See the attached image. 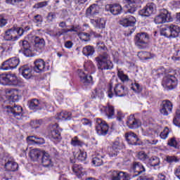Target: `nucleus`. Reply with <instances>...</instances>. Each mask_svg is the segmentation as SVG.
<instances>
[{
    "label": "nucleus",
    "instance_id": "2",
    "mask_svg": "<svg viewBox=\"0 0 180 180\" xmlns=\"http://www.w3.org/2000/svg\"><path fill=\"white\" fill-rule=\"evenodd\" d=\"M128 91L126 86L122 85V84H116L114 89L113 86H112V84H110L108 85V89L107 91L108 98H113V96H126V94H127Z\"/></svg>",
    "mask_w": 180,
    "mask_h": 180
},
{
    "label": "nucleus",
    "instance_id": "60",
    "mask_svg": "<svg viewBox=\"0 0 180 180\" xmlns=\"http://www.w3.org/2000/svg\"><path fill=\"white\" fill-rule=\"evenodd\" d=\"M131 89L135 92H140L141 91V88L140 87V84L139 83H134L131 84Z\"/></svg>",
    "mask_w": 180,
    "mask_h": 180
},
{
    "label": "nucleus",
    "instance_id": "17",
    "mask_svg": "<svg viewBox=\"0 0 180 180\" xmlns=\"http://www.w3.org/2000/svg\"><path fill=\"white\" fill-rule=\"evenodd\" d=\"M79 77L80 78V82L84 85H89V84H94L93 78L91 75L85 74L84 71L78 70Z\"/></svg>",
    "mask_w": 180,
    "mask_h": 180
},
{
    "label": "nucleus",
    "instance_id": "16",
    "mask_svg": "<svg viewBox=\"0 0 180 180\" xmlns=\"http://www.w3.org/2000/svg\"><path fill=\"white\" fill-rule=\"evenodd\" d=\"M34 50L39 53H41V51L44 50V46H46L44 39L40 38V37H34Z\"/></svg>",
    "mask_w": 180,
    "mask_h": 180
},
{
    "label": "nucleus",
    "instance_id": "41",
    "mask_svg": "<svg viewBox=\"0 0 180 180\" xmlns=\"http://www.w3.org/2000/svg\"><path fill=\"white\" fill-rule=\"evenodd\" d=\"M75 157L78 161H85L86 160V153L79 150L75 154Z\"/></svg>",
    "mask_w": 180,
    "mask_h": 180
},
{
    "label": "nucleus",
    "instance_id": "27",
    "mask_svg": "<svg viewBox=\"0 0 180 180\" xmlns=\"http://www.w3.org/2000/svg\"><path fill=\"white\" fill-rule=\"evenodd\" d=\"M44 151H41L39 149H32L30 151V157L32 161H37L39 157H41Z\"/></svg>",
    "mask_w": 180,
    "mask_h": 180
},
{
    "label": "nucleus",
    "instance_id": "28",
    "mask_svg": "<svg viewBox=\"0 0 180 180\" xmlns=\"http://www.w3.org/2000/svg\"><path fill=\"white\" fill-rule=\"evenodd\" d=\"M91 22L96 25L98 29H105L106 26V20L103 18L91 19Z\"/></svg>",
    "mask_w": 180,
    "mask_h": 180
},
{
    "label": "nucleus",
    "instance_id": "5",
    "mask_svg": "<svg viewBox=\"0 0 180 180\" xmlns=\"http://www.w3.org/2000/svg\"><path fill=\"white\" fill-rule=\"evenodd\" d=\"M154 22L156 25H161L166 23V22H172V18H171V14L168 10L163 8L160 11V15L155 18Z\"/></svg>",
    "mask_w": 180,
    "mask_h": 180
},
{
    "label": "nucleus",
    "instance_id": "58",
    "mask_svg": "<svg viewBox=\"0 0 180 180\" xmlns=\"http://www.w3.org/2000/svg\"><path fill=\"white\" fill-rule=\"evenodd\" d=\"M43 123V121L41 120H37L35 121L31 122V126L33 127V129H37L39 126H40Z\"/></svg>",
    "mask_w": 180,
    "mask_h": 180
},
{
    "label": "nucleus",
    "instance_id": "26",
    "mask_svg": "<svg viewBox=\"0 0 180 180\" xmlns=\"http://www.w3.org/2000/svg\"><path fill=\"white\" fill-rule=\"evenodd\" d=\"M131 169L135 172V174H137L138 175L143 174V172H146V168L141 163L139 162H134L131 166Z\"/></svg>",
    "mask_w": 180,
    "mask_h": 180
},
{
    "label": "nucleus",
    "instance_id": "13",
    "mask_svg": "<svg viewBox=\"0 0 180 180\" xmlns=\"http://www.w3.org/2000/svg\"><path fill=\"white\" fill-rule=\"evenodd\" d=\"M127 125L129 129H139V127L141 126V121L139 119H136L134 115H131L128 117Z\"/></svg>",
    "mask_w": 180,
    "mask_h": 180
},
{
    "label": "nucleus",
    "instance_id": "30",
    "mask_svg": "<svg viewBox=\"0 0 180 180\" xmlns=\"http://www.w3.org/2000/svg\"><path fill=\"white\" fill-rule=\"evenodd\" d=\"M27 141L29 144H44L45 143L44 139L35 136H28Z\"/></svg>",
    "mask_w": 180,
    "mask_h": 180
},
{
    "label": "nucleus",
    "instance_id": "62",
    "mask_svg": "<svg viewBox=\"0 0 180 180\" xmlns=\"http://www.w3.org/2000/svg\"><path fill=\"white\" fill-rule=\"evenodd\" d=\"M82 123L84 124V126H88V127H91V126H92V122H91L89 120L86 118L82 120Z\"/></svg>",
    "mask_w": 180,
    "mask_h": 180
},
{
    "label": "nucleus",
    "instance_id": "63",
    "mask_svg": "<svg viewBox=\"0 0 180 180\" xmlns=\"http://www.w3.org/2000/svg\"><path fill=\"white\" fill-rule=\"evenodd\" d=\"M136 180H154V179L148 176H141Z\"/></svg>",
    "mask_w": 180,
    "mask_h": 180
},
{
    "label": "nucleus",
    "instance_id": "12",
    "mask_svg": "<svg viewBox=\"0 0 180 180\" xmlns=\"http://www.w3.org/2000/svg\"><path fill=\"white\" fill-rule=\"evenodd\" d=\"M20 74L25 79H30L33 77V68L27 65H24L19 68Z\"/></svg>",
    "mask_w": 180,
    "mask_h": 180
},
{
    "label": "nucleus",
    "instance_id": "46",
    "mask_svg": "<svg viewBox=\"0 0 180 180\" xmlns=\"http://www.w3.org/2000/svg\"><path fill=\"white\" fill-rule=\"evenodd\" d=\"M117 77L122 81V82H127L129 81V76L124 75V72L120 70L117 72Z\"/></svg>",
    "mask_w": 180,
    "mask_h": 180
},
{
    "label": "nucleus",
    "instance_id": "33",
    "mask_svg": "<svg viewBox=\"0 0 180 180\" xmlns=\"http://www.w3.org/2000/svg\"><path fill=\"white\" fill-rule=\"evenodd\" d=\"M6 94L11 102H16L18 101V91H15V89L7 90Z\"/></svg>",
    "mask_w": 180,
    "mask_h": 180
},
{
    "label": "nucleus",
    "instance_id": "31",
    "mask_svg": "<svg viewBox=\"0 0 180 180\" xmlns=\"http://www.w3.org/2000/svg\"><path fill=\"white\" fill-rule=\"evenodd\" d=\"M15 29L13 27L8 30L5 32L4 39L7 41L10 40H13V39H16L18 36L15 35Z\"/></svg>",
    "mask_w": 180,
    "mask_h": 180
},
{
    "label": "nucleus",
    "instance_id": "7",
    "mask_svg": "<svg viewBox=\"0 0 180 180\" xmlns=\"http://www.w3.org/2000/svg\"><path fill=\"white\" fill-rule=\"evenodd\" d=\"M19 58L14 57L8 59V60L4 62L1 66V70L4 71H8V70H13L19 65Z\"/></svg>",
    "mask_w": 180,
    "mask_h": 180
},
{
    "label": "nucleus",
    "instance_id": "59",
    "mask_svg": "<svg viewBox=\"0 0 180 180\" xmlns=\"http://www.w3.org/2000/svg\"><path fill=\"white\" fill-rule=\"evenodd\" d=\"M49 34L51 37H55L56 39H60V37L62 36L61 31H50Z\"/></svg>",
    "mask_w": 180,
    "mask_h": 180
},
{
    "label": "nucleus",
    "instance_id": "37",
    "mask_svg": "<svg viewBox=\"0 0 180 180\" xmlns=\"http://www.w3.org/2000/svg\"><path fill=\"white\" fill-rule=\"evenodd\" d=\"M94 53H95V49H94L92 46L88 45L83 48L82 53L84 56H86V57L94 56Z\"/></svg>",
    "mask_w": 180,
    "mask_h": 180
},
{
    "label": "nucleus",
    "instance_id": "51",
    "mask_svg": "<svg viewBox=\"0 0 180 180\" xmlns=\"http://www.w3.org/2000/svg\"><path fill=\"white\" fill-rule=\"evenodd\" d=\"M57 18V15H56V13H49L47 17H46V21L48 23H51L54 19Z\"/></svg>",
    "mask_w": 180,
    "mask_h": 180
},
{
    "label": "nucleus",
    "instance_id": "32",
    "mask_svg": "<svg viewBox=\"0 0 180 180\" xmlns=\"http://www.w3.org/2000/svg\"><path fill=\"white\" fill-rule=\"evenodd\" d=\"M72 114L70 112L63 111L58 114L56 119L58 120H71Z\"/></svg>",
    "mask_w": 180,
    "mask_h": 180
},
{
    "label": "nucleus",
    "instance_id": "48",
    "mask_svg": "<svg viewBox=\"0 0 180 180\" xmlns=\"http://www.w3.org/2000/svg\"><path fill=\"white\" fill-rule=\"evenodd\" d=\"M165 161L169 164H172V162H179V159L176 156H166Z\"/></svg>",
    "mask_w": 180,
    "mask_h": 180
},
{
    "label": "nucleus",
    "instance_id": "10",
    "mask_svg": "<svg viewBox=\"0 0 180 180\" xmlns=\"http://www.w3.org/2000/svg\"><path fill=\"white\" fill-rule=\"evenodd\" d=\"M125 139L128 144L131 146H140V139L137 136L134 132H127L125 134Z\"/></svg>",
    "mask_w": 180,
    "mask_h": 180
},
{
    "label": "nucleus",
    "instance_id": "18",
    "mask_svg": "<svg viewBox=\"0 0 180 180\" xmlns=\"http://www.w3.org/2000/svg\"><path fill=\"white\" fill-rule=\"evenodd\" d=\"M130 174L124 172H112V180H130Z\"/></svg>",
    "mask_w": 180,
    "mask_h": 180
},
{
    "label": "nucleus",
    "instance_id": "54",
    "mask_svg": "<svg viewBox=\"0 0 180 180\" xmlns=\"http://www.w3.org/2000/svg\"><path fill=\"white\" fill-rule=\"evenodd\" d=\"M137 157L139 160H141V161H146V160L148 158V155H147L144 151L139 152Z\"/></svg>",
    "mask_w": 180,
    "mask_h": 180
},
{
    "label": "nucleus",
    "instance_id": "45",
    "mask_svg": "<svg viewBox=\"0 0 180 180\" xmlns=\"http://www.w3.org/2000/svg\"><path fill=\"white\" fill-rule=\"evenodd\" d=\"M71 144L73 147H82L84 146V142L78 139V137L75 136L72 139Z\"/></svg>",
    "mask_w": 180,
    "mask_h": 180
},
{
    "label": "nucleus",
    "instance_id": "42",
    "mask_svg": "<svg viewBox=\"0 0 180 180\" xmlns=\"http://www.w3.org/2000/svg\"><path fill=\"white\" fill-rule=\"evenodd\" d=\"M51 137L53 140L60 141L61 140V133H60L58 129H53L51 131Z\"/></svg>",
    "mask_w": 180,
    "mask_h": 180
},
{
    "label": "nucleus",
    "instance_id": "6",
    "mask_svg": "<svg viewBox=\"0 0 180 180\" xmlns=\"http://www.w3.org/2000/svg\"><path fill=\"white\" fill-rule=\"evenodd\" d=\"M96 130L98 136H106L109 131V125L101 118H97L96 122Z\"/></svg>",
    "mask_w": 180,
    "mask_h": 180
},
{
    "label": "nucleus",
    "instance_id": "55",
    "mask_svg": "<svg viewBox=\"0 0 180 180\" xmlns=\"http://www.w3.org/2000/svg\"><path fill=\"white\" fill-rule=\"evenodd\" d=\"M112 148H114L115 150H118V151H120L123 148V146L120 144V142L119 141H115L112 143V146H111Z\"/></svg>",
    "mask_w": 180,
    "mask_h": 180
},
{
    "label": "nucleus",
    "instance_id": "23",
    "mask_svg": "<svg viewBox=\"0 0 180 180\" xmlns=\"http://www.w3.org/2000/svg\"><path fill=\"white\" fill-rule=\"evenodd\" d=\"M106 9L108 12H110V13H112L113 15H120L122 13V6L117 4H108L106 6Z\"/></svg>",
    "mask_w": 180,
    "mask_h": 180
},
{
    "label": "nucleus",
    "instance_id": "43",
    "mask_svg": "<svg viewBox=\"0 0 180 180\" xmlns=\"http://www.w3.org/2000/svg\"><path fill=\"white\" fill-rule=\"evenodd\" d=\"M78 36L82 41H89L91 40V34L86 32H79Z\"/></svg>",
    "mask_w": 180,
    "mask_h": 180
},
{
    "label": "nucleus",
    "instance_id": "49",
    "mask_svg": "<svg viewBox=\"0 0 180 180\" xmlns=\"http://www.w3.org/2000/svg\"><path fill=\"white\" fill-rule=\"evenodd\" d=\"M120 150H118L117 149H115L112 147H110L108 149V155H110V157L111 158H115V157H117V154H119Z\"/></svg>",
    "mask_w": 180,
    "mask_h": 180
},
{
    "label": "nucleus",
    "instance_id": "8",
    "mask_svg": "<svg viewBox=\"0 0 180 180\" xmlns=\"http://www.w3.org/2000/svg\"><path fill=\"white\" fill-rule=\"evenodd\" d=\"M29 108L31 110H41L43 108H46V109H50V107H47L45 103H43L36 98H33L29 101Z\"/></svg>",
    "mask_w": 180,
    "mask_h": 180
},
{
    "label": "nucleus",
    "instance_id": "1",
    "mask_svg": "<svg viewBox=\"0 0 180 180\" xmlns=\"http://www.w3.org/2000/svg\"><path fill=\"white\" fill-rule=\"evenodd\" d=\"M98 70L101 71L112 70L113 63L110 60V56L108 53L104 52L95 58Z\"/></svg>",
    "mask_w": 180,
    "mask_h": 180
},
{
    "label": "nucleus",
    "instance_id": "25",
    "mask_svg": "<svg viewBox=\"0 0 180 180\" xmlns=\"http://www.w3.org/2000/svg\"><path fill=\"white\" fill-rule=\"evenodd\" d=\"M41 157V164L43 167H45V168H50L53 167V161L51 160V158H50V155H49V153L44 151Z\"/></svg>",
    "mask_w": 180,
    "mask_h": 180
},
{
    "label": "nucleus",
    "instance_id": "29",
    "mask_svg": "<svg viewBox=\"0 0 180 180\" xmlns=\"http://www.w3.org/2000/svg\"><path fill=\"white\" fill-rule=\"evenodd\" d=\"M161 161L158 157L153 156L148 160V164L150 167H153L154 169H160V164Z\"/></svg>",
    "mask_w": 180,
    "mask_h": 180
},
{
    "label": "nucleus",
    "instance_id": "50",
    "mask_svg": "<svg viewBox=\"0 0 180 180\" xmlns=\"http://www.w3.org/2000/svg\"><path fill=\"white\" fill-rule=\"evenodd\" d=\"M167 144L170 147H174V148H178V142L176 141V139L174 137L170 139L168 141Z\"/></svg>",
    "mask_w": 180,
    "mask_h": 180
},
{
    "label": "nucleus",
    "instance_id": "64",
    "mask_svg": "<svg viewBox=\"0 0 180 180\" xmlns=\"http://www.w3.org/2000/svg\"><path fill=\"white\" fill-rule=\"evenodd\" d=\"M174 175L180 179V166L177 167L174 170Z\"/></svg>",
    "mask_w": 180,
    "mask_h": 180
},
{
    "label": "nucleus",
    "instance_id": "61",
    "mask_svg": "<svg viewBox=\"0 0 180 180\" xmlns=\"http://www.w3.org/2000/svg\"><path fill=\"white\" fill-rule=\"evenodd\" d=\"M34 22L35 23H41L43 22V17L40 15H37L34 17Z\"/></svg>",
    "mask_w": 180,
    "mask_h": 180
},
{
    "label": "nucleus",
    "instance_id": "34",
    "mask_svg": "<svg viewBox=\"0 0 180 180\" xmlns=\"http://www.w3.org/2000/svg\"><path fill=\"white\" fill-rule=\"evenodd\" d=\"M170 37H178L180 33V28L178 25H170Z\"/></svg>",
    "mask_w": 180,
    "mask_h": 180
},
{
    "label": "nucleus",
    "instance_id": "22",
    "mask_svg": "<svg viewBox=\"0 0 180 180\" xmlns=\"http://www.w3.org/2000/svg\"><path fill=\"white\" fill-rule=\"evenodd\" d=\"M4 168L6 171H11V172H15V171H18L19 165L13 160L8 159L6 160Z\"/></svg>",
    "mask_w": 180,
    "mask_h": 180
},
{
    "label": "nucleus",
    "instance_id": "24",
    "mask_svg": "<svg viewBox=\"0 0 180 180\" xmlns=\"http://www.w3.org/2000/svg\"><path fill=\"white\" fill-rule=\"evenodd\" d=\"M20 46L23 49L22 53L26 57L32 56V49H30V44L26 40L20 41Z\"/></svg>",
    "mask_w": 180,
    "mask_h": 180
},
{
    "label": "nucleus",
    "instance_id": "57",
    "mask_svg": "<svg viewBox=\"0 0 180 180\" xmlns=\"http://www.w3.org/2000/svg\"><path fill=\"white\" fill-rule=\"evenodd\" d=\"M8 25V19L4 15H0V27H4Z\"/></svg>",
    "mask_w": 180,
    "mask_h": 180
},
{
    "label": "nucleus",
    "instance_id": "36",
    "mask_svg": "<svg viewBox=\"0 0 180 180\" xmlns=\"http://www.w3.org/2000/svg\"><path fill=\"white\" fill-rule=\"evenodd\" d=\"M72 169L73 172L77 175V176H78V178H80L82 175H84V173H82L84 168L80 165H78V164L73 165L72 167Z\"/></svg>",
    "mask_w": 180,
    "mask_h": 180
},
{
    "label": "nucleus",
    "instance_id": "9",
    "mask_svg": "<svg viewBox=\"0 0 180 180\" xmlns=\"http://www.w3.org/2000/svg\"><path fill=\"white\" fill-rule=\"evenodd\" d=\"M124 4H128L129 7L127 13H134L137 8L141 5V0H124Z\"/></svg>",
    "mask_w": 180,
    "mask_h": 180
},
{
    "label": "nucleus",
    "instance_id": "4",
    "mask_svg": "<svg viewBox=\"0 0 180 180\" xmlns=\"http://www.w3.org/2000/svg\"><path fill=\"white\" fill-rule=\"evenodd\" d=\"M148 39H150L148 34L140 32L135 36L134 43L136 46L141 49H146L148 46Z\"/></svg>",
    "mask_w": 180,
    "mask_h": 180
},
{
    "label": "nucleus",
    "instance_id": "19",
    "mask_svg": "<svg viewBox=\"0 0 180 180\" xmlns=\"http://www.w3.org/2000/svg\"><path fill=\"white\" fill-rule=\"evenodd\" d=\"M34 71L37 73L46 71V62L43 59H37L34 61Z\"/></svg>",
    "mask_w": 180,
    "mask_h": 180
},
{
    "label": "nucleus",
    "instance_id": "38",
    "mask_svg": "<svg viewBox=\"0 0 180 180\" xmlns=\"http://www.w3.org/2000/svg\"><path fill=\"white\" fill-rule=\"evenodd\" d=\"M104 112L108 119H113V117L115 116V108H113V106L108 105L105 108Z\"/></svg>",
    "mask_w": 180,
    "mask_h": 180
},
{
    "label": "nucleus",
    "instance_id": "15",
    "mask_svg": "<svg viewBox=\"0 0 180 180\" xmlns=\"http://www.w3.org/2000/svg\"><path fill=\"white\" fill-rule=\"evenodd\" d=\"M4 109H7V113L13 115L14 117H18V116H22V112H23V108L19 105H14L11 107L10 105L4 107Z\"/></svg>",
    "mask_w": 180,
    "mask_h": 180
},
{
    "label": "nucleus",
    "instance_id": "39",
    "mask_svg": "<svg viewBox=\"0 0 180 180\" xmlns=\"http://www.w3.org/2000/svg\"><path fill=\"white\" fill-rule=\"evenodd\" d=\"M160 34L161 36H165V37H171L170 25H166L162 27L160 29Z\"/></svg>",
    "mask_w": 180,
    "mask_h": 180
},
{
    "label": "nucleus",
    "instance_id": "20",
    "mask_svg": "<svg viewBox=\"0 0 180 180\" xmlns=\"http://www.w3.org/2000/svg\"><path fill=\"white\" fill-rule=\"evenodd\" d=\"M120 25L124 26V27H129L136 25V18L132 15L122 18L120 20Z\"/></svg>",
    "mask_w": 180,
    "mask_h": 180
},
{
    "label": "nucleus",
    "instance_id": "52",
    "mask_svg": "<svg viewBox=\"0 0 180 180\" xmlns=\"http://www.w3.org/2000/svg\"><path fill=\"white\" fill-rule=\"evenodd\" d=\"M13 29H14V36H16V34L22 36L23 33H25V30L21 27H13Z\"/></svg>",
    "mask_w": 180,
    "mask_h": 180
},
{
    "label": "nucleus",
    "instance_id": "11",
    "mask_svg": "<svg viewBox=\"0 0 180 180\" xmlns=\"http://www.w3.org/2000/svg\"><path fill=\"white\" fill-rule=\"evenodd\" d=\"M155 11H157V6H155L154 3H149L141 10L140 15L141 16H151L153 13H155Z\"/></svg>",
    "mask_w": 180,
    "mask_h": 180
},
{
    "label": "nucleus",
    "instance_id": "14",
    "mask_svg": "<svg viewBox=\"0 0 180 180\" xmlns=\"http://www.w3.org/2000/svg\"><path fill=\"white\" fill-rule=\"evenodd\" d=\"M172 112V103L169 100L162 101L160 113L164 116H168L169 113Z\"/></svg>",
    "mask_w": 180,
    "mask_h": 180
},
{
    "label": "nucleus",
    "instance_id": "35",
    "mask_svg": "<svg viewBox=\"0 0 180 180\" xmlns=\"http://www.w3.org/2000/svg\"><path fill=\"white\" fill-rule=\"evenodd\" d=\"M7 85H10L11 86H18V85H19V79H18L16 75L14 74H9Z\"/></svg>",
    "mask_w": 180,
    "mask_h": 180
},
{
    "label": "nucleus",
    "instance_id": "56",
    "mask_svg": "<svg viewBox=\"0 0 180 180\" xmlns=\"http://www.w3.org/2000/svg\"><path fill=\"white\" fill-rule=\"evenodd\" d=\"M168 134H169V129L168 127H165L163 131L160 133V137L163 139L165 140L167 137H168Z\"/></svg>",
    "mask_w": 180,
    "mask_h": 180
},
{
    "label": "nucleus",
    "instance_id": "21",
    "mask_svg": "<svg viewBox=\"0 0 180 180\" xmlns=\"http://www.w3.org/2000/svg\"><path fill=\"white\" fill-rule=\"evenodd\" d=\"M99 7L96 4H92L86 9V18H89L92 19V18H95L98 13H99Z\"/></svg>",
    "mask_w": 180,
    "mask_h": 180
},
{
    "label": "nucleus",
    "instance_id": "44",
    "mask_svg": "<svg viewBox=\"0 0 180 180\" xmlns=\"http://www.w3.org/2000/svg\"><path fill=\"white\" fill-rule=\"evenodd\" d=\"M9 82V74L0 75V84L1 85H8Z\"/></svg>",
    "mask_w": 180,
    "mask_h": 180
},
{
    "label": "nucleus",
    "instance_id": "53",
    "mask_svg": "<svg viewBox=\"0 0 180 180\" xmlns=\"http://www.w3.org/2000/svg\"><path fill=\"white\" fill-rule=\"evenodd\" d=\"M163 74H165V68H164V67H161L153 71V75H158V77L160 75H163Z\"/></svg>",
    "mask_w": 180,
    "mask_h": 180
},
{
    "label": "nucleus",
    "instance_id": "40",
    "mask_svg": "<svg viewBox=\"0 0 180 180\" xmlns=\"http://www.w3.org/2000/svg\"><path fill=\"white\" fill-rule=\"evenodd\" d=\"M103 157L101 155H98L92 159V164L94 167H101V165H103Z\"/></svg>",
    "mask_w": 180,
    "mask_h": 180
},
{
    "label": "nucleus",
    "instance_id": "3",
    "mask_svg": "<svg viewBox=\"0 0 180 180\" xmlns=\"http://www.w3.org/2000/svg\"><path fill=\"white\" fill-rule=\"evenodd\" d=\"M178 84V79L175 72H170L163 78L162 85L165 89H174Z\"/></svg>",
    "mask_w": 180,
    "mask_h": 180
},
{
    "label": "nucleus",
    "instance_id": "47",
    "mask_svg": "<svg viewBox=\"0 0 180 180\" xmlns=\"http://www.w3.org/2000/svg\"><path fill=\"white\" fill-rule=\"evenodd\" d=\"M146 56H151V53L146 51L138 53V57H141V60H150V58H153V56L148 57Z\"/></svg>",
    "mask_w": 180,
    "mask_h": 180
}]
</instances>
